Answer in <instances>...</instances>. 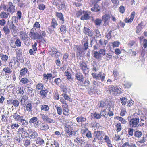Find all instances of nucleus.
<instances>
[{"label":"nucleus","instance_id":"obj_1","mask_svg":"<svg viewBox=\"0 0 147 147\" xmlns=\"http://www.w3.org/2000/svg\"><path fill=\"white\" fill-rule=\"evenodd\" d=\"M108 89L110 94L115 96H118L122 92V90L118 86L109 85Z\"/></svg>","mask_w":147,"mask_h":147},{"label":"nucleus","instance_id":"obj_2","mask_svg":"<svg viewBox=\"0 0 147 147\" xmlns=\"http://www.w3.org/2000/svg\"><path fill=\"white\" fill-rule=\"evenodd\" d=\"M98 2L96 0H92L91 1L90 5H94L93 6L91 9V11L94 12H98L100 11V7L97 3Z\"/></svg>","mask_w":147,"mask_h":147},{"label":"nucleus","instance_id":"obj_3","mask_svg":"<svg viewBox=\"0 0 147 147\" xmlns=\"http://www.w3.org/2000/svg\"><path fill=\"white\" fill-rule=\"evenodd\" d=\"M139 121V119L138 117L131 119L129 122L130 127L133 128H135L139 126V124L138 125Z\"/></svg>","mask_w":147,"mask_h":147},{"label":"nucleus","instance_id":"obj_4","mask_svg":"<svg viewBox=\"0 0 147 147\" xmlns=\"http://www.w3.org/2000/svg\"><path fill=\"white\" fill-rule=\"evenodd\" d=\"M79 67L83 72L84 74H86L88 72V69L87 67V64L84 61L79 63Z\"/></svg>","mask_w":147,"mask_h":147},{"label":"nucleus","instance_id":"obj_5","mask_svg":"<svg viewBox=\"0 0 147 147\" xmlns=\"http://www.w3.org/2000/svg\"><path fill=\"white\" fill-rule=\"evenodd\" d=\"M91 14V12L89 11H83L80 19L83 20H89L91 18L90 16Z\"/></svg>","mask_w":147,"mask_h":147},{"label":"nucleus","instance_id":"obj_6","mask_svg":"<svg viewBox=\"0 0 147 147\" xmlns=\"http://www.w3.org/2000/svg\"><path fill=\"white\" fill-rule=\"evenodd\" d=\"M30 37L32 39L36 40L39 39L38 33L36 32H34V28H32L29 33Z\"/></svg>","mask_w":147,"mask_h":147},{"label":"nucleus","instance_id":"obj_7","mask_svg":"<svg viewBox=\"0 0 147 147\" xmlns=\"http://www.w3.org/2000/svg\"><path fill=\"white\" fill-rule=\"evenodd\" d=\"M7 8V11L11 14H13L15 11V6L10 1L8 2Z\"/></svg>","mask_w":147,"mask_h":147},{"label":"nucleus","instance_id":"obj_8","mask_svg":"<svg viewBox=\"0 0 147 147\" xmlns=\"http://www.w3.org/2000/svg\"><path fill=\"white\" fill-rule=\"evenodd\" d=\"M111 18L110 15L108 14H105L102 17V20L103 22V25L105 26L108 24V21Z\"/></svg>","mask_w":147,"mask_h":147},{"label":"nucleus","instance_id":"obj_9","mask_svg":"<svg viewBox=\"0 0 147 147\" xmlns=\"http://www.w3.org/2000/svg\"><path fill=\"white\" fill-rule=\"evenodd\" d=\"M9 26V28L12 30L11 31V33L13 35L15 34L17 32L16 27L13 22H11L8 24Z\"/></svg>","mask_w":147,"mask_h":147},{"label":"nucleus","instance_id":"obj_10","mask_svg":"<svg viewBox=\"0 0 147 147\" xmlns=\"http://www.w3.org/2000/svg\"><path fill=\"white\" fill-rule=\"evenodd\" d=\"M92 76L94 78L97 80L101 79L102 81H103L104 80L105 78V76H102V74L101 73L99 74H96L93 73Z\"/></svg>","mask_w":147,"mask_h":147},{"label":"nucleus","instance_id":"obj_11","mask_svg":"<svg viewBox=\"0 0 147 147\" xmlns=\"http://www.w3.org/2000/svg\"><path fill=\"white\" fill-rule=\"evenodd\" d=\"M83 32L85 34L87 35L90 37L92 36L94 34L92 31L88 28L85 27H84V28Z\"/></svg>","mask_w":147,"mask_h":147},{"label":"nucleus","instance_id":"obj_12","mask_svg":"<svg viewBox=\"0 0 147 147\" xmlns=\"http://www.w3.org/2000/svg\"><path fill=\"white\" fill-rule=\"evenodd\" d=\"M56 16L59 18V20L61 21V24H63L65 20L63 15L61 13L57 12Z\"/></svg>","mask_w":147,"mask_h":147},{"label":"nucleus","instance_id":"obj_13","mask_svg":"<svg viewBox=\"0 0 147 147\" xmlns=\"http://www.w3.org/2000/svg\"><path fill=\"white\" fill-rule=\"evenodd\" d=\"M102 133V131H98L95 132L94 135L98 140H101L103 138V136Z\"/></svg>","mask_w":147,"mask_h":147},{"label":"nucleus","instance_id":"obj_14","mask_svg":"<svg viewBox=\"0 0 147 147\" xmlns=\"http://www.w3.org/2000/svg\"><path fill=\"white\" fill-rule=\"evenodd\" d=\"M28 101V97L26 95H24L21 99L20 102L22 105L24 106Z\"/></svg>","mask_w":147,"mask_h":147},{"label":"nucleus","instance_id":"obj_15","mask_svg":"<svg viewBox=\"0 0 147 147\" xmlns=\"http://www.w3.org/2000/svg\"><path fill=\"white\" fill-rule=\"evenodd\" d=\"M48 91L47 89L44 88V89L40 90V94L42 98H45L47 95Z\"/></svg>","mask_w":147,"mask_h":147},{"label":"nucleus","instance_id":"obj_16","mask_svg":"<svg viewBox=\"0 0 147 147\" xmlns=\"http://www.w3.org/2000/svg\"><path fill=\"white\" fill-rule=\"evenodd\" d=\"M75 76L77 80L80 82H83L84 77L82 73L80 72L77 73L76 74Z\"/></svg>","mask_w":147,"mask_h":147},{"label":"nucleus","instance_id":"obj_17","mask_svg":"<svg viewBox=\"0 0 147 147\" xmlns=\"http://www.w3.org/2000/svg\"><path fill=\"white\" fill-rule=\"evenodd\" d=\"M39 128L42 131H46L49 129V127L47 124L42 123L40 125Z\"/></svg>","mask_w":147,"mask_h":147},{"label":"nucleus","instance_id":"obj_18","mask_svg":"<svg viewBox=\"0 0 147 147\" xmlns=\"http://www.w3.org/2000/svg\"><path fill=\"white\" fill-rule=\"evenodd\" d=\"M58 25V24L55 19L53 18L52 19L51 22V23L50 27H52L53 28H55Z\"/></svg>","mask_w":147,"mask_h":147},{"label":"nucleus","instance_id":"obj_19","mask_svg":"<svg viewBox=\"0 0 147 147\" xmlns=\"http://www.w3.org/2000/svg\"><path fill=\"white\" fill-rule=\"evenodd\" d=\"M45 35L46 33L44 31H42L39 33H38V36L40 40V41L44 40L45 41V40H44V38L45 37Z\"/></svg>","mask_w":147,"mask_h":147},{"label":"nucleus","instance_id":"obj_20","mask_svg":"<svg viewBox=\"0 0 147 147\" xmlns=\"http://www.w3.org/2000/svg\"><path fill=\"white\" fill-rule=\"evenodd\" d=\"M21 117L22 118H20L19 121H18L19 122V123L23 125H27L28 124V121L23 119L24 117L23 116H21Z\"/></svg>","mask_w":147,"mask_h":147},{"label":"nucleus","instance_id":"obj_21","mask_svg":"<svg viewBox=\"0 0 147 147\" xmlns=\"http://www.w3.org/2000/svg\"><path fill=\"white\" fill-rule=\"evenodd\" d=\"M40 106L41 111L47 112L49 109V107L48 105L43 104L41 105Z\"/></svg>","mask_w":147,"mask_h":147},{"label":"nucleus","instance_id":"obj_22","mask_svg":"<svg viewBox=\"0 0 147 147\" xmlns=\"http://www.w3.org/2000/svg\"><path fill=\"white\" fill-rule=\"evenodd\" d=\"M78 54L80 56L81 54H84L85 53V50L83 49V48L81 47H78L77 48Z\"/></svg>","mask_w":147,"mask_h":147},{"label":"nucleus","instance_id":"obj_23","mask_svg":"<svg viewBox=\"0 0 147 147\" xmlns=\"http://www.w3.org/2000/svg\"><path fill=\"white\" fill-rule=\"evenodd\" d=\"M29 131L30 133H30L31 134L30 136L31 138H35L38 136V134L35 131H33L31 129H30V130Z\"/></svg>","mask_w":147,"mask_h":147},{"label":"nucleus","instance_id":"obj_24","mask_svg":"<svg viewBox=\"0 0 147 147\" xmlns=\"http://www.w3.org/2000/svg\"><path fill=\"white\" fill-rule=\"evenodd\" d=\"M45 143L43 139L40 137H38L36 140V143L39 145L43 144Z\"/></svg>","mask_w":147,"mask_h":147},{"label":"nucleus","instance_id":"obj_25","mask_svg":"<svg viewBox=\"0 0 147 147\" xmlns=\"http://www.w3.org/2000/svg\"><path fill=\"white\" fill-rule=\"evenodd\" d=\"M25 108L27 111L30 113H32V107L31 103H28L26 105Z\"/></svg>","mask_w":147,"mask_h":147},{"label":"nucleus","instance_id":"obj_26","mask_svg":"<svg viewBox=\"0 0 147 147\" xmlns=\"http://www.w3.org/2000/svg\"><path fill=\"white\" fill-rule=\"evenodd\" d=\"M0 56L1 59L4 62H6L8 59V56L2 53L0 54Z\"/></svg>","mask_w":147,"mask_h":147},{"label":"nucleus","instance_id":"obj_27","mask_svg":"<svg viewBox=\"0 0 147 147\" xmlns=\"http://www.w3.org/2000/svg\"><path fill=\"white\" fill-rule=\"evenodd\" d=\"M78 135V133L76 130H72L70 131L69 136H67V137L69 138H71L72 136H76Z\"/></svg>","mask_w":147,"mask_h":147},{"label":"nucleus","instance_id":"obj_28","mask_svg":"<svg viewBox=\"0 0 147 147\" xmlns=\"http://www.w3.org/2000/svg\"><path fill=\"white\" fill-rule=\"evenodd\" d=\"M77 121L78 123L83 122L86 120V119L82 116H79L76 118Z\"/></svg>","mask_w":147,"mask_h":147},{"label":"nucleus","instance_id":"obj_29","mask_svg":"<svg viewBox=\"0 0 147 147\" xmlns=\"http://www.w3.org/2000/svg\"><path fill=\"white\" fill-rule=\"evenodd\" d=\"M13 117V118L16 121H19V119L21 118H22L21 116H20L17 113H14L12 115L11 117Z\"/></svg>","mask_w":147,"mask_h":147},{"label":"nucleus","instance_id":"obj_30","mask_svg":"<svg viewBox=\"0 0 147 147\" xmlns=\"http://www.w3.org/2000/svg\"><path fill=\"white\" fill-rule=\"evenodd\" d=\"M36 90L38 91L39 90L40 91L44 89V85L42 84L41 83L38 84L36 86Z\"/></svg>","mask_w":147,"mask_h":147},{"label":"nucleus","instance_id":"obj_31","mask_svg":"<svg viewBox=\"0 0 147 147\" xmlns=\"http://www.w3.org/2000/svg\"><path fill=\"white\" fill-rule=\"evenodd\" d=\"M59 29L62 34L65 33L67 31L66 26L64 25H61L59 27Z\"/></svg>","mask_w":147,"mask_h":147},{"label":"nucleus","instance_id":"obj_32","mask_svg":"<svg viewBox=\"0 0 147 147\" xmlns=\"http://www.w3.org/2000/svg\"><path fill=\"white\" fill-rule=\"evenodd\" d=\"M9 13H7L4 11H2L0 13V16L2 18H7L8 17Z\"/></svg>","mask_w":147,"mask_h":147},{"label":"nucleus","instance_id":"obj_33","mask_svg":"<svg viewBox=\"0 0 147 147\" xmlns=\"http://www.w3.org/2000/svg\"><path fill=\"white\" fill-rule=\"evenodd\" d=\"M142 23L139 24L136 27V31L137 33H139L142 30Z\"/></svg>","mask_w":147,"mask_h":147},{"label":"nucleus","instance_id":"obj_34","mask_svg":"<svg viewBox=\"0 0 147 147\" xmlns=\"http://www.w3.org/2000/svg\"><path fill=\"white\" fill-rule=\"evenodd\" d=\"M28 69L26 68H24L21 69L20 71V74L22 76L24 75L27 73L28 71Z\"/></svg>","mask_w":147,"mask_h":147},{"label":"nucleus","instance_id":"obj_35","mask_svg":"<svg viewBox=\"0 0 147 147\" xmlns=\"http://www.w3.org/2000/svg\"><path fill=\"white\" fill-rule=\"evenodd\" d=\"M142 135V132L138 130L136 131L134 133V136L136 137L137 138H140Z\"/></svg>","mask_w":147,"mask_h":147},{"label":"nucleus","instance_id":"obj_36","mask_svg":"<svg viewBox=\"0 0 147 147\" xmlns=\"http://www.w3.org/2000/svg\"><path fill=\"white\" fill-rule=\"evenodd\" d=\"M61 80L60 78H57L54 80V82L56 84L59 86L61 84Z\"/></svg>","mask_w":147,"mask_h":147},{"label":"nucleus","instance_id":"obj_37","mask_svg":"<svg viewBox=\"0 0 147 147\" xmlns=\"http://www.w3.org/2000/svg\"><path fill=\"white\" fill-rule=\"evenodd\" d=\"M52 77V74H43L44 79L47 81L49 79Z\"/></svg>","mask_w":147,"mask_h":147},{"label":"nucleus","instance_id":"obj_38","mask_svg":"<svg viewBox=\"0 0 147 147\" xmlns=\"http://www.w3.org/2000/svg\"><path fill=\"white\" fill-rule=\"evenodd\" d=\"M20 35L22 37V39L23 41L26 40V39L28 37L27 35L23 32H21Z\"/></svg>","mask_w":147,"mask_h":147},{"label":"nucleus","instance_id":"obj_39","mask_svg":"<svg viewBox=\"0 0 147 147\" xmlns=\"http://www.w3.org/2000/svg\"><path fill=\"white\" fill-rule=\"evenodd\" d=\"M102 22V20L99 18H97L94 21V23L95 25L100 26Z\"/></svg>","mask_w":147,"mask_h":147},{"label":"nucleus","instance_id":"obj_40","mask_svg":"<svg viewBox=\"0 0 147 147\" xmlns=\"http://www.w3.org/2000/svg\"><path fill=\"white\" fill-rule=\"evenodd\" d=\"M106 104L104 101H101L98 104V105L99 108H104L106 106Z\"/></svg>","mask_w":147,"mask_h":147},{"label":"nucleus","instance_id":"obj_41","mask_svg":"<svg viewBox=\"0 0 147 147\" xmlns=\"http://www.w3.org/2000/svg\"><path fill=\"white\" fill-rule=\"evenodd\" d=\"M38 119L36 117H34L31 118L29 121V123L30 124H32L38 121Z\"/></svg>","mask_w":147,"mask_h":147},{"label":"nucleus","instance_id":"obj_42","mask_svg":"<svg viewBox=\"0 0 147 147\" xmlns=\"http://www.w3.org/2000/svg\"><path fill=\"white\" fill-rule=\"evenodd\" d=\"M116 119L121 121L122 123L125 124L127 123V121L121 117L117 116L116 117Z\"/></svg>","mask_w":147,"mask_h":147},{"label":"nucleus","instance_id":"obj_43","mask_svg":"<svg viewBox=\"0 0 147 147\" xmlns=\"http://www.w3.org/2000/svg\"><path fill=\"white\" fill-rule=\"evenodd\" d=\"M3 30L4 31V33L6 35H8L10 32V30L7 26H4Z\"/></svg>","mask_w":147,"mask_h":147},{"label":"nucleus","instance_id":"obj_44","mask_svg":"<svg viewBox=\"0 0 147 147\" xmlns=\"http://www.w3.org/2000/svg\"><path fill=\"white\" fill-rule=\"evenodd\" d=\"M55 107L56 108L58 114L59 115H61L62 113V109L61 107L58 106L57 105H56Z\"/></svg>","mask_w":147,"mask_h":147},{"label":"nucleus","instance_id":"obj_45","mask_svg":"<svg viewBox=\"0 0 147 147\" xmlns=\"http://www.w3.org/2000/svg\"><path fill=\"white\" fill-rule=\"evenodd\" d=\"M40 24L37 22H36L33 25V27L34 28V30L35 29V30H36V29L40 28Z\"/></svg>","mask_w":147,"mask_h":147},{"label":"nucleus","instance_id":"obj_46","mask_svg":"<svg viewBox=\"0 0 147 147\" xmlns=\"http://www.w3.org/2000/svg\"><path fill=\"white\" fill-rule=\"evenodd\" d=\"M120 99L121 101V103L123 105H125L126 103L127 100V98L125 97L120 98Z\"/></svg>","mask_w":147,"mask_h":147},{"label":"nucleus","instance_id":"obj_47","mask_svg":"<svg viewBox=\"0 0 147 147\" xmlns=\"http://www.w3.org/2000/svg\"><path fill=\"white\" fill-rule=\"evenodd\" d=\"M3 70L6 73L10 74L12 72L10 68L8 67L4 68Z\"/></svg>","mask_w":147,"mask_h":147},{"label":"nucleus","instance_id":"obj_48","mask_svg":"<svg viewBox=\"0 0 147 147\" xmlns=\"http://www.w3.org/2000/svg\"><path fill=\"white\" fill-rule=\"evenodd\" d=\"M94 57L96 59H99L101 57L99 52L97 51L94 52Z\"/></svg>","mask_w":147,"mask_h":147},{"label":"nucleus","instance_id":"obj_49","mask_svg":"<svg viewBox=\"0 0 147 147\" xmlns=\"http://www.w3.org/2000/svg\"><path fill=\"white\" fill-rule=\"evenodd\" d=\"M112 55L110 53H107L104 57V58L106 59L107 60L109 61L112 57Z\"/></svg>","mask_w":147,"mask_h":147},{"label":"nucleus","instance_id":"obj_50","mask_svg":"<svg viewBox=\"0 0 147 147\" xmlns=\"http://www.w3.org/2000/svg\"><path fill=\"white\" fill-rule=\"evenodd\" d=\"M84 141L83 139H82V137H77L76 139L74 140V141L76 142H77L78 143H82Z\"/></svg>","mask_w":147,"mask_h":147},{"label":"nucleus","instance_id":"obj_51","mask_svg":"<svg viewBox=\"0 0 147 147\" xmlns=\"http://www.w3.org/2000/svg\"><path fill=\"white\" fill-rule=\"evenodd\" d=\"M111 1L113 3V7L116 8L119 4V1L117 0H111Z\"/></svg>","mask_w":147,"mask_h":147},{"label":"nucleus","instance_id":"obj_52","mask_svg":"<svg viewBox=\"0 0 147 147\" xmlns=\"http://www.w3.org/2000/svg\"><path fill=\"white\" fill-rule=\"evenodd\" d=\"M12 104L14 107H17L19 105V102L17 100H12Z\"/></svg>","mask_w":147,"mask_h":147},{"label":"nucleus","instance_id":"obj_53","mask_svg":"<svg viewBox=\"0 0 147 147\" xmlns=\"http://www.w3.org/2000/svg\"><path fill=\"white\" fill-rule=\"evenodd\" d=\"M19 126V125L17 123H13L12 124L10 127L12 129L18 128Z\"/></svg>","mask_w":147,"mask_h":147},{"label":"nucleus","instance_id":"obj_54","mask_svg":"<svg viewBox=\"0 0 147 147\" xmlns=\"http://www.w3.org/2000/svg\"><path fill=\"white\" fill-rule=\"evenodd\" d=\"M18 94H23L24 93V91L23 89V87H20L18 88V90L17 91Z\"/></svg>","mask_w":147,"mask_h":147},{"label":"nucleus","instance_id":"obj_55","mask_svg":"<svg viewBox=\"0 0 147 147\" xmlns=\"http://www.w3.org/2000/svg\"><path fill=\"white\" fill-rule=\"evenodd\" d=\"M31 140L29 139H27L25 141L24 145L25 147H27L31 144Z\"/></svg>","mask_w":147,"mask_h":147},{"label":"nucleus","instance_id":"obj_56","mask_svg":"<svg viewBox=\"0 0 147 147\" xmlns=\"http://www.w3.org/2000/svg\"><path fill=\"white\" fill-rule=\"evenodd\" d=\"M134 130L132 128H129L128 130V133L129 136L128 137L131 136L133 135Z\"/></svg>","mask_w":147,"mask_h":147},{"label":"nucleus","instance_id":"obj_57","mask_svg":"<svg viewBox=\"0 0 147 147\" xmlns=\"http://www.w3.org/2000/svg\"><path fill=\"white\" fill-rule=\"evenodd\" d=\"M73 124V123L72 121H68L65 124V126L66 128H68Z\"/></svg>","mask_w":147,"mask_h":147},{"label":"nucleus","instance_id":"obj_58","mask_svg":"<svg viewBox=\"0 0 147 147\" xmlns=\"http://www.w3.org/2000/svg\"><path fill=\"white\" fill-rule=\"evenodd\" d=\"M38 8L40 10H44L46 8L45 6L43 4H40L38 5Z\"/></svg>","mask_w":147,"mask_h":147},{"label":"nucleus","instance_id":"obj_59","mask_svg":"<svg viewBox=\"0 0 147 147\" xmlns=\"http://www.w3.org/2000/svg\"><path fill=\"white\" fill-rule=\"evenodd\" d=\"M40 115L44 121H46L48 117V116L43 114H41Z\"/></svg>","mask_w":147,"mask_h":147},{"label":"nucleus","instance_id":"obj_60","mask_svg":"<svg viewBox=\"0 0 147 147\" xmlns=\"http://www.w3.org/2000/svg\"><path fill=\"white\" fill-rule=\"evenodd\" d=\"M15 44L18 47H20L21 45V43L20 42L19 39H16V41L15 42Z\"/></svg>","mask_w":147,"mask_h":147},{"label":"nucleus","instance_id":"obj_61","mask_svg":"<svg viewBox=\"0 0 147 147\" xmlns=\"http://www.w3.org/2000/svg\"><path fill=\"white\" fill-rule=\"evenodd\" d=\"M46 121L49 123H53L55 122V121L54 120L49 117H48Z\"/></svg>","mask_w":147,"mask_h":147},{"label":"nucleus","instance_id":"obj_62","mask_svg":"<svg viewBox=\"0 0 147 147\" xmlns=\"http://www.w3.org/2000/svg\"><path fill=\"white\" fill-rule=\"evenodd\" d=\"M65 75L67 77V78L68 79L70 80L72 79L71 76V74L68 71L65 72Z\"/></svg>","mask_w":147,"mask_h":147},{"label":"nucleus","instance_id":"obj_63","mask_svg":"<svg viewBox=\"0 0 147 147\" xmlns=\"http://www.w3.org/2000/svg\"><path fill=\"white\" fill-rule=\"evenodd\" d=\"M106 51V50L103 49H100L98 51L100 55H102L103 56H104L105 55Z\"/></svg>","mask_w":147,"mask_h":147},{"label":"nucleus","instance_id":"obj_64","mask_svg":"<svg viewBox=\"0 0 147 147\" xmlns=\"http://www.w3.org/2000/svg\"><path fill=\"white\" fill-rule=\"evenodd\" d=\"M63 114L66 116H67L69 114V111L68 108L63 109Z\"/></svg>","mask_w":147,"mask_h":147}]
</instances>
